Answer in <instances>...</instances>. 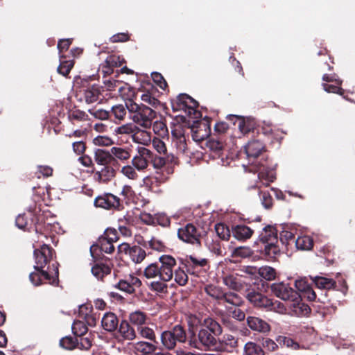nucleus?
<instances>
[{
	"instance_id": "62",
	"label": "nucleus",
	"mask_w": 355,
	"mask_h": 355,
	"mask_svg": "<svg viewBox=\"0 0 355 355\" xmlns=\"http://www.w3.org/2000/svg\"><path fill=\"white\" fill-rule=\"evenodd\" d=\"M155 224H158L162 227H167L170 225V218L164 213L157 214L155 215Z\"/></svg>"
},
{
	"instance_id": "31",
	"label": "nucleus",
	"mask_w": 355,
	"mask_h": 355,
	"mask_svg": "<svg viewBox=\"0 0 355 355\" xmlns=\"http://www.w3.org/2000/svg\"><path fill=\"white\" fill-rule=\"evenodd\" d=\"M130 323L137 327V329L146 324L147 315L141 311H135L129 314Z\"/></svg>"
},
{
	"instance_id": "28",
	"label": "nucleus",
	"mask_w": 355,
	"mask_h": 355,
	"mask_svg": "<svg viewBox=\"0 0 355 355\" xmlns=\"http://www.w3.org/2000/svg\"><path fill=\"white\" fill-rule=\"evenodd\" d=\"M315 286L319 289L330 290L336 286V282L331 279L322 276H315L311 277Z\"/></svg>"
},
{
	"instance_id": "41",
	"label": "nucleus",
	"mask_w": 355,
	"mask_h": 355,
	"mask_svg": "<svg viewBox=\"0 0 355 355\" xmlns=\"http://www.w3.org/2000/svg\"><path fill=\"white\" fill-rule=\"evenodd\" d=\"M92 272L97 279H102L110 272V268L103 263H97L92 268Z\"/></svg>"
},
{
	"instance_id": "2",
	"label": "nucleus",
	"mask_w": 355,
	"mask_h": 355,
	"mask_svg": "<svg viewBox=\"0 0 355 355\" xmlns=\"http://www.w3.org/2000/svg\"><path fill=\"white\" fill-rule=\"evenodd\" d=\"M271 291L277 297L288 302L291 311L295 315H306L310 312V308L302 302L300 295L288 284L274 283L271 285Z\"/></svg>"
},
{
	"instance_id": "27",
	"label": "nucleus",
	"mask_w": 355,
	"mask_h": 355,
	"mask_svg": "<svg viewBox=\"0 0 355 355\" xmlns=\"http://www.w3.org/2000/svg\"><path fill=\"white\" fill-rule=\"evenodd\" d=\"M276 341L280 346L285 347L291 350H299L304 348L302 345L288 336H279L277 337Z\"/></svg>"
},
{
	"instance_id": "59",
	"label": "nucleus",
	"mask_w": 355,
	"mask_h": 355,
	"mask_svg": "<svg viewBox=\"0 0 355 355\" xmlns=\"http://www.w3.org/2000/svg\"><path fill=\"white\" fill-rule=\"evenodd\" d=\"M228 312L230 315H231L232 318L238 321H243L245 320V313L237 306H235L234 308H230Z\"/></svg>"
},
{
	"instance_id": "3",
	"label": "nucleus",
	"mask_w": 355,
	"mask_h": 355,
	"mask_svg": "<svg viewBox=\"0 0 355 355\" xmlns=\"http://www.w3.org/2000/svg\"><path fill=\"white\" fill-rule=\"evenodd\" d=\"M159 263L149 264L144 271L147 279H159L170 281L173 276V268L176 266L175 259L170 255H162L159 258Z\"/></svg>"
},
{
	"instance_id": "57",
	"label": "nucleus",
	"mask_w": 355,
	"mask_h": 355,
	"mask_svg": "<svg viewBox=\"0 0 355 355\" xmlns=\"http://www.w3.org/2000/svg\"><path fill=\"white\" fill-rule=\"evenodd\" d=\"M93 311V307L89 304H83L78 306V314L80 318L85 320L87 315Z\"/></svg>"
},
{
	"instance_id": "38",
	"label": "nucleus",
	"mask_w": 355,
	"mask_h": 355,
	"mask_svg": "<svg viewBox=\"0 0 355 355\" xmlns=\"http://www.w3.org/2000/svg\"><path fill=\"white\" fill-rule=\"evenodd\" d=\"M243 355H264L260 345L253 342L245 343L243 349Z\"/></svg>"
},
{
	"instance_id": "1",
	"label": "nucleus",
	"mask_w": 355,
	"mask_h": 355,
	"mask_svg": "<svg viewBox=\"0 0 355 355\" xmlns=\"http://www.w3.org/2000/svg\"><path fill=\"white\" fill-rule=\"evenodd\" d=\"M40 247V245H38ZM34 248H36L34 245ZM53 250L48 245L43 244L40 248L34 250V257L35 264L34 268L37 272H31L29 279L35 286H39L42 283V277L49 281L50 284L55 285L58 283V263H53L51 266L53 270V275H50L49 270H44L43 268L53 259Z\"/></svg>"
},
{
	"instance_id": "63",
	"label": "nucleus",
	"mask_w": 355,
	"mask_h": 355,
	"mask_svg": "<svg viewBox=\"0 0 355 355\" xmlns=\"http://www.w3.org/2000/svg\"><path fill=\"white\" fill-rule=\"evenodd\" d=\"M260 199L263 206L268 209L272 205V198L268 191H263L260 193Z\"/></svg>"
},
{
	"instance_id": "5",
	"label": "nucleus",
	"mask_w": 355,
	"mask_h": 355,
	"mask_svg": "<svg viewBox=\"0 0 355 355\" xmlns=\"http://www.w3.org/2000/svg\"><path fill=\"white\" fill-rule=\"evenodd\" d=\"M187 338L185 329L179 324L175 325L171 330L163 331L160 336L162 345L168 350L173 349L177 343H184Z\"/></svg>"
},
{
	"instance_id": "36",
	"label": "nucleus",
	"mask_w": 355,
	"mask_h": 355,
	"mask_svg": "<svg viewBox=\"0 0 355 355\" xmlns=\"http://www.w3.org/2000/svg\"><path fill=\"white\" fill-rule=\"evenodd\" d=\"M138 335L144 339L155 342L156 335L154 329L148 327L146 324L137 329Z\"/></svg>"
},
{
	"instance_id": "64",
	"label": "nucleus",
	"mask_w": 355,
	"mask_h": 355,
	"mask_svg": "<svg viewBox=\"0 0 355 355\" xmlns=\"http://www.w3.org/2000/svg\"><path fill=\"white\" fill-rule=\"evenodd\" d=\"M153 81L159 86L161 89H165L167 86V83L161 73L157 72H153L151 74Z\"/></svg>"
},
{
	"instance_id": "16",
	"label": "nucleus",
	"mask_w": 355,
	"mask_h": 355,
	"mask_svg": "<svg viewBox=\"0 0 355 355\" xmlns=\"http://www.w3.org/2000/svg\"><path fill=\"white\" fill-rule=\"evenodd\" d=\"M238 345V339L234 336L225 334L218 341V349L220 352H232Z\"/></svg>"
},
{
	"instance_id": "4",
	"label": "nucleus",
	"mask_w": 355,
	"mask_h": 355,
	"mask_svg": "<svg viewBox=\"0 0 355 355\" xmlns=\"http://www.w3.org/2000/svg\"><path fill=\"white\" fill-rule=\"evenodd\" d=\"M128 110L134 123L144 129H148L152 126L153 120L156 116V112L148 106L130 101L128 103Z\"/></svg>"
},
{
	"instance_id": "46",
	"label": "nucleus",
	"mask_w": 355,
	"mask_h": 355,
	"mask_svg": "<svg viewBox=\"0 0 355 355\" xmlns=\"http://www.w3.org/2000/svg\"><path fill=\"white\" fill-rule=\"evenodd\" d=\"M71 329L73 333L76 336H82L85 335L87 331V327L85 323L80 320H76L73 322Z\"/></svg>"
},
{
	"instance_id": "9",
	"label": "nucleus",
	"mask_w": 355,
	"mask_h": 355,
	"mask_svg": "<svg viewBox=\"0 0 355 355\" xmlns=\"http://www.w3.org/2000/svg\"><path fill=\"white\" fill-rule=\"evenodd\" d=\"M178 236L184 242L200 245V233L191 223H188L180 228L178 231Z\"/></svg>"
},
{
	"instance_id": "53",
	"label": "nucleus",
	"mask_w": 355,
	"mask_h": 355,
	"mask_svg": "<svg viewBox=\"0 0 355 355\" xmlns=\"http://www.w3.org/2000/svg\"><path fill=\"white\" fill-rule=\"evenodd\" d=\"M215 230L217 235L223 240H228L230 236V232L224 224L218 223L215 225Z\"/></svg>"
},
{
	"instance_id": "13",
	"label": "nucleus",
	"mask_w": 355,
	"mask_h": 355,
	"mask_svg": "<svg viewBox=\"0 0 355 355\" xmlns=\"http://www.w3.org/2000/svg\"><path fill=\"white\" fill-rule=\"evenodd\" d=\"M113 159L126 162L132 157V146H114L110 148Z\"/></svg>"
},
{
	"instance_id": "21",
	"label": "nucleus",
	"mask_w": 355,
	"mask_h": 355,
	"mask_svg": "<svg viewBox=\"0 0 355 355\" xmlns=\"http://www.w3.org/2000/svg\"><path fill=\"white\" fill-rule=\"evenodd\" d=\"M259 241L262 244L277 243V233L275 227L270 225L263 227L259 235Z\"/></svg>"
},
{
	"instance_id": "14",
	"label": "nucleus",
	"mask_w": 355,
	"mask_h": 355,
	"mask_svg": "<svg viewBox=\"0 0 355 355\" xmlns=\"http://www.w3.org/2000/svg\"><path fill=\"white\" fill-rule=\"evenodd\" d=\"M141 282L139 278L134 275H129L125 279L120 280L114 287L127 293L135 292V288L139 287Z\"/></svg>"
},
{
	"instance_id": "29",
	"label": "nucleus",
	"mask_w": 355,
	"mask_h": 355,
	"mask_svg": "<svg viewBox=\"0 0 355 355\" xmlns=\"http://www.w3.org/2000/svg\"><path fill=\"white\" fill-rule=\"evenodd\" d=\"M252 232L250 227L243 225H236L232 230L233 236L239 241H245L250 239Z\"/></svg>"
},
{
	"instance_id": "26",
	"label": "nucleus",
	"mask_w": 355,
	"mask_h": 355,
	"mask_svg": "<svg viewBox=\"0 0 355 355\" xmlns=\"http://www.w3.org/2000/svg\"><path fill=\"white\" fill-rule=\"evenodd\" d=\"M118 92L119 95L126 103L127 108L128 103H129V101H130L131 103H135L133 98L135 96L136 92L135 89L133 87H132L129 84L125 83H121Z\"/></svg>"
},
{
	"instance_id": "60",
	"label": "nucleus",
	"mask_w": 355,
	"mask_h": 355,
	"mask_svg": "<svg viewBox=\"0 0 355 355\" xmlns=\"http://www.w3.org/2000/svg\"><path fill=\"white\" fill-rule=\"evenodd\" d=\"M88 112L94 117H95L96 119H100V120L107 119H108L109 115H110L109 112H107L105 110H102V109H98V110L89 109L88 110Z\"/></svg>"
},
{
	"instance_id": "50",
	"label": "nucleus",
	"mask_w": 355,
	"mask_h": 355,
	"mask_svg": "<svg viewBox=\"0 0 355 355\" xmlns=\"http://www.w3.org/2000/svg\"><path fill=\"white\" fill-rule=\"evenodd\" d=\"M174 279L180 286H184L188 282V276L184 270L178 268L173 269Z\"/></svg>"
},
{
	"instance_id": "7",
	"label": "nucleus",
	"mask_w": 355,
	"mask_h": 355,
	"mask_svg": "<svg viewBox=\"0 0 355 355\" xmlns=\"http://www.w3.org/2000/svg\"><path fill=\"white\" fill-rule=\"evenodd\" d=\"M215 336L216 335H214L209 329L202 328L198 333L197 338H191L189 340V345L198 349L212 347L216 343Z\"/></svg>"
},
{
	"instance_id": "48",
	"label": "nucleus",
	"mask_w": 355,
	"mask_h": 355,
	"mask_svg": "<svg viewBox=\"0 0 355 355\" xmlns=\"http://www.w3.org/2000/svg\"><path fill=\"white\" fill-rule=\"evenodd\" d=\"M127 110L126 104L125 105L119 104L112 106L111 112L116 119L123 120L126 116Z\"/></svg>"
},
{
	"instance_id": "24",
	"label": "nucleus",
	"mask_w": 355,
	"mask_h": 355,
	"mask_svg": "<svg viewBox=\"0 0 355 355\" xmlns=\"http://www.w3.org/2000/svg\"><path fill=\"white\" fill-rule=\"evenodd\" d=\"M245 152L249 160L257 157L264 148L263 144L257 140L250 141L244 147Z\"/></svg>"
},
{
	"instance_id": "15",
	"label": "nucleus",
	"mask_w": 355,
	"mask_h": 355,
	"mask_svg": "<svg viewBox=\"0 0 355 355\" xmlns=\"http://www.w3.org/2000/svg\"><path fill=\"white\" fill-rule=\"evenodd\" d=\"M295 286L298 291L303 293L304 297L309 301H315L317 299V295L312 287L308 283L305 277H301L295 281Z\"/></svg>"
},
{
	"instance_id": "23",
	"label": "nucleus",
	"mask_w": 355,
	"mask_h": 355,
	"mask_svg": "<svg viewBox=\"0 0 355 355\" xmlns=\"http://www.w3.org/2000/svg\"><path fill=\"white\" fill-rule=\"evenodd\" d=\"M257 172L259 181L266 187L275 180V173L273 168L261 166L258 168Z\"/></svg>"
},
{
	"instance_id": "11",
	"label": "nucleus",
	"mask_w": 355,
	"mask_h": 355,
	"mask_svg": "<svg viewBox=\"0 0 355 355\" xmlns=\"http://www.w3.org/2000/svg\"><path fill=\"white\" fill-rule=\"evenodd\" d=\"M100 87L94 85L80 89L77 92L76 96L80 101H85L87 104H91L100 101Z\"/></svg>"
},
{
	"instance_id": "10",
	"label": "nucleus",
	"mask_w": 355,
	"mask_h": 355,
	"mask_svg": "<svg viewBox=\"0 0 355 355\" xmlns=\"http://www.w3.org/2000/svg\"><path fill=\"white\" fill-rule=\"evenodd\" d=\"M120 253H124L130 257L131 260L136 263H141L146 257L145 250L138 245L130 247L129 244L123 243L118 246Z\"/></svg>"
},
{
	"instance_id": "19",
	"label": "nucleus",
	"mask_w": 355,
	"mask_h": 355,
	"mask_svg": "<svg viewBox=\"0 0 355 355\" xmlns=\"http://www.w3.org/2000/svg\"><path fill=\"white\" fill-rule=\"evenodd\" d=\"M247 324L252 330L260 333H268L270 330V325L265 320L257 317H248Z\"/></svg>"
},
{
	"instance_id": "6",
	"label": "nucleus",
	"mask_w": 355,
	"mask_h": 355,
	"mask_svg": "<svg viewBox=\"0 0 355 355\" xmlns=\"http://www.w3.org/2000/svg\"><path fill=\"white\" fill-rule=\"evenodd\" d=\"M165 171L166 175L164 171H155V175L146 176L143 179L144 185L150 191H158L159 186L168 180L169 175L173 173V169L171 166H167Z\"/></svg>"
},
{
	"instance_id": "52",
	"label": "nucleus",
	"mask_w": 355,
	"mask_h": 355,
	"mask_svg": "<svg viewBox=\"0 0 355 355\" xmlns=\"http://www.w3.org/2000/svg\"><path fill=\"white\" fill-rule=\"evenodd\" d=\"M151 143L153 148L159 155H166L167 153V148L165 143L157 137H154L151 140Z\"/></svg>"
},
{
	"instance_id": "51",
	"label": "nucleus",
	"mask_w": 355,
	"mask_h": 355,
	"mask_svg": "<svg viewBox=\"0 0 355 355\" xmlns=\"http://www.w3.org/2000/svg\"><path fill=\"white\" fill-rule=\"evenodd\" d=\"M205 291L208 295L220 301L223 291L220 288L214 285H208L205 288Z\"/></svg>"
},
{
	"instance_id": "61",
	"label": "nucleus",
	"mask_w": 355,
	"mask_h": 355,
	"mask_svg": "<svg viewBox=\"0 0 355 355\" xmlns=\"http://www.w3.org/2000/svg\"><path fill=\"white\" fill-rule=\"evenodd\" d=\"M207 146L211 151L217 154H219L223 149V144L218 140L210 139L207 141Z\"/></svg>"
},
{
	"instance_id": "49",
	"label": "nucleus",
	"mask_w": 355,
	"mask_h": 355,
	"mask_svg": "<svg viewBox=\"0 0 355 355\" xmlns=\"http://www.w3.org/2000/svg\"><path fill=\"white\" fill-rule=\"evenodd\" d=\"M153 130L155 135L164 137L168 134V128L166 124L162 121H155L152 123Z\"/></svg>"
},
{
	"instance_id": "54",
	"label": "nucleus",
	"mask_w": 355,
	"mask_h": 355,
	"mask_svg": "<svg viewBox=\"0 0 355 355\" xmlns=\"http://www.w3.org/2000/svg\"><path fill=\"white\" fill-rule=\"evenodd\" d=\"M78 339L71 337L62 338L60 341V345L66 349L71 350L77 346Z\"/></svg>"
},
{
	"instance_id": "34",
	"label": "nucleus",
	"mask_w": 355,
	"mask_h": 355,
	"mask_svg": "<svg viewBox=\"0 0 355 355\" xmlns=\"http://www.w3.org/2000/svg\"><path fill=\"white\" fill-rule=\"evenodd\" d=\"M186 265L189 268L196 270L206 266L207 265V260L205 258L190 255L186 258Z\"/></svg>"
},
{
	"instance_id": "39",
	"label": "nucleus",
	"mask_w": 355,
	"mask_h": 355,
	"mask_svg": "<svg viewBox=\"0 0 355 355\" xmlns=\"http://www.w3.org/2000/svg\"><path fill=\"white\" fill-rule=\"evenodd\" d=\"M295 243L296 248L302 250H309L313 247V240L309 236H299Z\"/></svg>"
},
{
	"instance_id": "37",
	"label": "nucleus",
	"mask_w": 355,
	"mask_h": 355,
	"mask_svg": "<svg viewBox=\"0 0 355 355\" xmlns=\"http://www.w3.org/2000/svg\"><path fill=\"white\" fill-rule=\"evenodd\" d=\"M137 169L133 164H126L121 167L120 173L130 180H136L139 178Z\"/></svg>"
},
{
	"instance_id": "47",
	"label": "nucleus",
	"mask_w": 355,
	"mask_h": 355,
	"mask_svg": "<svg viewBox=\"0 0 355 355\" xmlns=\"http://www.w3.org/2000/svg\"><path fill=\"white\" fill-rule=\"evenodd\" d=\"M277 243H266L263 245V252L268 259H273L279 252V248Z\"/></svg>"
},
{
	"instance_id": "8",
	"label": "nucleus",
	"mask_w": 355,
	"mask_h": 355,
	"mask_svg": "<svg viewBox=\"0 0 355 355\" xmlns=\"http://www.w3.org/2000/svg\"><path fill=\"white\" fill-rule=\"evenodd\" d=\"M136 151V154L132 157L131 164L138 171H144L149 166L150 159L153 158V152L146 147L139 146L137 147Z\"/></svg>"
},
{
	"instance_id": "58",
	"label": "nucleus",
	"mask_w": 355,
	"mask_h": 355,
	"mask_svg": "<svg viewBox=\"0 0 355 355\" xmlns=\"http://www.w3.org/2000/svg\"><path fill=\"white\" fill-rule=\"evenodd\" d=\"M73 63L72 61H63L61 62L58 67V72L64 76H66L73 67Z\"/></svg>"
},
{
	"instance_id": "25",
	"label": "nucleus",
	"mask_w": 355,
	"mask_h": 355,
	"mask_svg": "<svg viewBox=\"0 0 355 355\" xmlns=\"http://www.w3.org/2000/svg\"><path fill=\"white\" fill-rule=\"evenodd\" d=\"M115 173V169L112 166L106 165L95 172V177L98 182L105 183L112 180Z\"/></svg>"
},
{
	"instance_id": "18",
	"label": "nucleus",
	"mask_w": 355,
	"mask_h": 355,
	"mask_svg": "<svg viewBox=\"0 0 355 355\" xmlns=\"http://www.w3.org/2000/svg\"><path fill=\"white\" fill-rule=\"evenodd\" d=\"M246 297L254 306L257 307L266 309L271 304L270 299L255 291H250Z\"/></svg>"
},
{
	"instance_id": "40",
	"label": "nucleus",
	"mask_w": 355,
	"mask_h": 355,
	"mask_svg": "<svg viewBox=\"0 0 355 355\" xmlns=\"http://www.w3.org/2000/svg\"><path fill=\"white\" fill-rule=\"evenodd\" d=\"M258 274L263 279L268 281H272L275 279L277 272L276 270L268 266H261L258 268Z\"/></svg>"
},
{
	"instance_id": "35",
	"label": "nucleus",
	"mask_w": 355,
	"mask_h": 355,
	"mask_svg": "<svg viewBox=\"0 0 355 355\" xmlns=\"http://www.w3.org/2000/svg\"><path fill=\"white\" fill-rule=\"evenodd\" d=\"M137 130V125L133 123H128L115 128L114 132L116 135H128L132 138L135 131Z\"/></svg>"
},
{
	"instance_id": "42",
	"label": "nucleus",
	"mask_w": 355,
	"mask_h": 355,
	"mask_svg": "<svg viewBox=\"0 0 355 355\" xmlns=\"http://www.w3.org/2000/svg\"><path fill=\"white\" fill-rule=\"evenodd\" d=\"M221 302H227L234 306H239L241 302V298L234 293H224L220 300Z\"/></svg>"
},
{
	"instance_id": "32",
	"label": "nucleus",
	"mask_w": 355,
	"mask_h": 355,
	"mask_svg": "<svg viewBox=\"0 0 355 355\" xmlns=\"http://www.w3.org/2000/svg\"><path fill=\"white\" fill-rule=\"evenodd\" d=\"M227 119L233 122L234 124L236 121L238 122V128L241 134H245L250 131L251 126L249 123H246L244 118L239 115L229 114L227 116Z\"/></svg>"
},
{
	"instance_id": "17",
	"label": "nucleus",
	"mask_w": 355,
	"mask_h": 355,
	"mask_svg": "<svg viewBox=\"0 0 355 355\" xmlns=\"http://www.w3.org/2000/svg\"><path fill=\"white\" fill-rule=\"evenodd\" d=\"M118 332L123 340L131 341L136 339L137 337V331L130 323L125 320L121 322Z\"/></svg>"
},
{
	"instance_id": "30",
	"label": "nucleus",
	"mask_w": 355,
	"mask_h": 355,
	"mask_svg": "<svg viewBox=\"0 0 355 355\" xmlns=\"http://www.w3.org/2000/svg\"><path fill=\"white\" fill-rule=\"evenodd\" d=\"M134 349L141 355H152L157 349V346L146 341H139L134 345Z\"/></svg>"
},
{
	"instance_id": "20",
	"label": "nucleus",
	"mask_w": 355,
	"mask_h": 355,
	"mask_svg": "<svg viewBox=\"0 0 355 355\" xmlns=\"http://www.w3.org/2000/svg\"><path fill=\"white\" fill-rule=\"evenodd\" d=\"M132 140L134 143L142 145L141 147H146L151 144V133L146 129L141 130L137 126V130L135 131Z\"/></svg>"
},
{
	"instance_id": "44",
	"label": "nucleus",
	"mask_w": 355,
	"mask_h": 355,
	"mask_svg": "<svg viewBox=\"0 0 355 355\" xmlns=\"http://www.w3.org/2000/svg\"><path fill=\"white\" fill-rule=\"evenodd\" d=\"M205 327H203V329H209L214 335L218 336L221 334L223 331L222 327L219 323L211 318L205 319Z\"/></svg>"
},
{
	"instance_id": "55",
	"label": "nucleus",
	"mask_w": 355,
	"mask_h": 355,
	"mask_svg": "<svg viewBox=\"0 0 355 355\" xmlns=\"http://www.w3.org/2000/svg\"><path fill=\"white\" fill-rule=\"evenodd\" d=\"M168 281L163 280H155L153 281L150 284V288L152 291L157 292V293H164L167 289V284L166 282Z\"/></svg>"
},
{
	"instance_id": "33",
	"label": "nucleus",
	"mask_w": 355,
	"mask_h": 355,
	"mask_svg": "<svg viewBox=\"0 0 355 355\" xmlns=\"http://www.w3.org/2000/svg\"><path fill=\"white\" fill-rule=\"evenodd\" d=\"M111 158L110 150L107 151L103 149H98L95 151L94 159L98 165L102 166L108 165Z\"/></svg>"
},
{
	"instance_id": "56",
	"label": "nucleus",
	"mask_w": 355,
	"mask_h": 355,
	"mask_svg": "<svg viewBox=\"0 0 355 355\" xmlns=\"http://www.w3.org/2000/svg\"><path fill=\"white\" fill-rule=\"evenodd\" d=\"M100 249L102 252L111 254L114 250V246L107 238H103L100 240Z\"/></svg>"
},
{
	"instance_id": "43",
	"label": "nucleus",
	"mask_w": 355,
	"mask_h": 355,
	"mask_svg": "<svg viewBox=\"0 0 355 355\" xmlns=\"http://www.w3.org/2000/svg\"><path fill=\"white\" fill-rule=\"evenodd\" d=\"M223 282L227 287L234 291H239L243 287L240 279L233 275L225 276Z\"/></svg>"
},
{
	"instance_id": "45",
	"label": "nucleus",
	"mask_w": 355,
	"mask_h": 355,
	"mask_svg": "<svg viewBox=\"0 0 355 355\" xmlns=\"http://www.w3.org/2000/svg\"><path fill=\"white\" fill-rule=\"evenodd\" d=\"M166 160L165 157H163L162 156L155 155L153 153V158L150 159V162L152 163L153 166L156 170V171H160V172L164 171V173L166 175L165 169L167 167H165L164 168H163V167L166 164Z\"/></svg>"
},
{
	"instance_id": "22",
	"label": "nucleus",
	"mask_w": 355,
	"mask_h": 355,
	"mask_svg": "<svg viewBox=\"0 0 355 355\" xmlns=\"http://www.w3.org/2000/svg\"><path fill=\"white\" fill-rule=\"evenodd\" d=\"M118 324V318L114 313H105L101 318V326L107 331L112 332L116 330Z\"/></svg>"
},
{
	"instance_id": "12",
	"label": "nucleus",
	"mask_w": 355,
	"mask_h": 355,
	"mask_svg": "<svg viewBox=\"0 0 355 355\" xmlns=\"http://www.w3.org/2000/svg\"><path fill=\"white\" fill-rule=\"evenodd\" d=\"M96 207L110 209L119 208L120 199L112 193H106L103 196H98L94 200Z\"/></svg>"
}]
</instances>
